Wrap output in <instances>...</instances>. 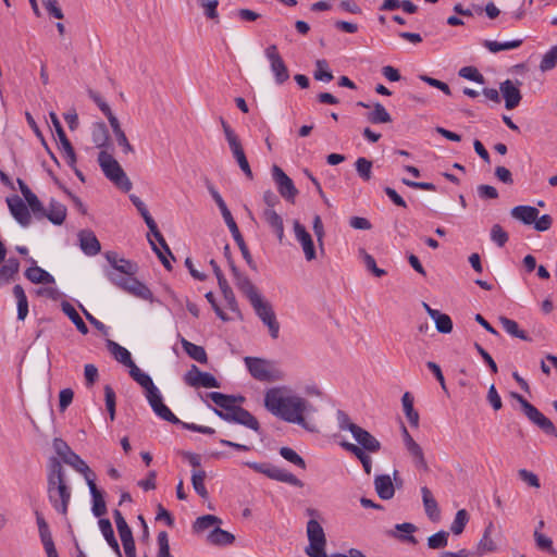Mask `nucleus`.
Returning a JSON list of instances; mask_svg holds the SVG:
<instances>
[{
	"instance_id": "4c0bfd02",
	"label": "nucleus",
	"mask_w": 557,
	"mask_h": 557,
	"mask_svg": "<svg viewBox=\"0 0 557 557\" xmlns=\"http://www.w3.org/2000/svg\"><path fill=\"white\" fill-rule=\"evenodd\" d=\"M263 219L276 234L278 240L282 242L284 237V224L282 216L273 209H265L263 211Z\"/></svg>"
},
{
	"instance_id": "393cba45",
	"label": "nucleus",
	"mask_w": 557,
	"mask_h": 557,
	"mask_svg": "<svg viewBox=\"0 0 557 557\" xmlns=\"http://www.w3.org/2000/svg\"><path fill=\"white\" fill-rule=\"evenodd\" d=\"M36 218H47L54 225H61L66 218V207L58 201L51 200L49 208H44V212H39Z\"/></svg>"
},
{
	"instance_id": "ea45409f",
	"label": "nucleus",
	"mask_w": 557,
	"mask_h": 557,
	"mask_svg": "<svg viewBox=\"0 0 557 557\" xmlns=\"http://www.w3.org/2000/svg\"><path fill=\"white\" fill-rule=\"evenodd\" d=\"M91 139L97 148H104L109 144V131L103 122H97L92 125Z\"/></svg>"
},
{
	"instance_id": "dca6fc26",
	"label": "nucleus",
	"mask_w": 557,
	"mask_h": 557,
	"mask_svg": "<svg viewBox=\"0 0 557 557\" xmlns=\"http://www.w3.org/2000/svg\"><path fill=\"white\" fill-rule=\"evenodd\" d=\"M184 382L191 387L219 388L220 382L209 372H202L197 366L191 364L184 375Z\"/></svg>"
},
{
	"instance_id": "423d86ee",
	"label": "nucleus",
	"mask_w": 557,
	"mask_h": 557,
	"mask_svg": "<svg viewBox=\"0 0 557 557\" xmlns=\"http://www.w3.org/2000/svg\"><path fill=\"white\" fill-rule=\"evenodd\" d=\"M98 163L106 177L116 187L123 191H129L132 189V182L112 154L108 153L106 150H101L98 154Z\"/></svg>"
},
{
	"instance_id": "de8ad7c7",
	"label": "nucleus",
	"mask_w": 557,
	"mask_h": 557,
	"mask_svg": "<svg viewBox=\"0 0 557 557\" xmlns=\"http://www.w3.org/2000/svg\"><path fill=\"white\" fill-rule=\"evenodd\" d=\"M13 295L17 301V319L23 321L28 314V300L21 285L13 287Z\"/></svg>"
},
{
	"instance_id": "c9c22d12",
	"label": "nucleus",
	"mask_w": 557,
	"mask_h": 557,
	"mask_svg": "<svg viewBox=\"0 0 557 557\" xmlns=\"http://www.w3.org/2000/svg\"><path fill=\"white\" fill-rule=\"evenodd\" d=\"M341 446L344 449H346L347 451L355 455L360 460V462L362 463L363 470L367 474L371 473V469H372L371 457L366 451H363L362 448H360L358 445H355L349 442H342Z\"/></svg>"
},
{
	"instance_id": "f704fd0d",
	"label": "nucleus",
	"mask_w": 557,
	"mask_h": 557,
	"mask_svg": "<svg viewBox=\"0 0 557 557\" xmlns=\"http://www.w3.org/2000/svg\"><path fill=\"white\" fill-rule=\"evenodd\" d=\"M131 377L138 383L145 391L146 395L156 391L158 387L154 385L152 379L147 373L143 372L136 363L129 368Z\"/></svg>"
},
{
	"instance_id": "473e14b6",
	"label": "nucleus",
	"mask_w": 557,
	"mask_h": 557,
	"mask_svg": "<svg viewBox=\"0 0 557 557\" xmlns=\"http://www.w3.org/2000/svg\"><path fill=\"white\" fill-rule=\"evenodd\" d=\"M421 494H422V502H423V506H424L426 516L432 521L438 520L440 519V508H438L436 499L432 495V492L430 491L429 487L422 486Z\"/></svg>"
},
{
	"instance_id": "a211bd4d",
	"label": "nucleus",
	"mask_w": 557,
	"mask_h": 557,
	"mask_svg": "<svg viewBox=\"0 0 557 557\" xmlns=\"http://www.w3.org/2000/svg\"><path fill=\"white\" fill-rule=\"evenodd\" d=\"M38 534L47 557H59L49 524L38 510L35 511Z\"/></svg>"
},
{
	"instance_id": "864d4df0",
	"label": "nucleus",
	"mask_w": 557,
	"mask_h": 557,
	"mask_svg": "<svg viewBox=\"0 0 557 557\" xmlns=\"http://www.w3.org/2000/svg\"><path fill=\"white\" fill-rule=\"evenodd\" d=\"M432 319L435 322V327L440 333L448 334L453 331V321L450 317L442 312H432Z\"/></svg>"
},
{
	"instance_id": "aec40b11",
	"label": "nucleus",
	"mask_w": 557,
	"mask_h": 557,
	"mask_svg": "<svg viewBox=\"0 0 557 557\" xmlns=\"http://www.w3.org/2000/svg\"><path fill=\"white\" fill-rule=\"evenodd\" d=\"M8 207L13 218L23 226H29L32 215L26 203L18 197L13 196L7 199Z\"/></svg>"
},
{
	"instance_id": "c756f323",
	"label": "nucleus",
	"mask_w": 557,
	"mask_h": 557,
	"mask_svg": "<svg viewBox=\"0 0 557 557\" xmlns=\"http://www.w3.org/2000/svg\"><path fill=\"white\" fill-rule=\"evenodd\" d=\"M107 348L114 359L123 366L131 368L135 362L132 359L131 352L116 342L112 339L107 341Z\"/></svg>"
},
{
	"instance_id": "0e129e2a",
	"label": "nucleus",
	"mask_w": 557,
	"mask_h": 557,
	"mask_svg": "<svg viewBox=\"0 0 557 557\" xmlns=\"http://www.w3.org/2000/svg\"><path fill=\"white\" fill-rule=\"evenodd\" d=\"M280 455L287 461L294 463L295 466H298L301 469H306V462L304 458L298 455L294 449L290 447H281Z\"/></svg>"
},
{
	"instance_id": "603ef678",
	"label": "nucleus",
	"mask_w": 557,
	"mask_h": 557,
	"mask_svg": "<svg viewBox=\"0 0 557 557\" xmlns=\"http://www.w3.org/2000/svg\"><path fill=\"white\" fill-rule=\"evenodd\" d=\"M406 449L409 453V455L411 456L416 468L422 469L423 471L429 470V466L424 458L423 450L418 443H414V444L406 447Z\"/></svg>"
},
{
	"instance_id": "4be33fe9",
	"label": "nucleus",
	"mask_w": 557,
	"mask_h": 557,
	"mask_svg": "<svg viewBox=\"0 0 557 557\" xmlns=\"http://www.w3.org/2000/svg\"><path fill=\"white\" fill-rule=\"evenodd\" d=\"M294 231L297 240L300 243L305 257L308 261L315 259V249L311 235L298 221L294 222Z\"/></svg>"
},
{
	"instance_id": "bb28decb",
	"label": "nucleus",
	"mask_w": 557,
	"mask_h": 557,
	"mask_svg": "<svg viewBox=\"0 0 557 557\" xmlns=\"http://www.w3.org/2000/svg\"><path fill=\"white\" fill-rule=\"evenodd\" d=\"M86 482L92 496V513L101 519L107 513V505L102 492L95 484V476H87Z\"/></svg>"
},
{
	"instance_id": "49530a36",
	"label": "nucleus",
	"mask_w": 557,
	"mask_h": 557,
	"mask_svg": "<svg viewBox=\"0 0 557 557\" xmlns=\"http://www.w3.org/2000/svg\"><path fill=\"white\" fill-rule=\"evenodd\" d=\"M499 322L504 330L512 337H517L525 342L531 341L528 334L524 331L520 330L519 324L515 320H511L507 317H499Z\"/></svg>"
},
{
	"instance_id": "ddd939ff",
	"label": "nucleus",
	"mask_w": 557,
	"mask_h": 557,
	"mask_svg": "<svg viewBox=\"0 0 557 557\" xmlns=\"http://www.w3.org/2000/svg\"><path fill=\"white\" fill-rule=\"evenodd\" d=\"M511 395L518 400L524 414L532 423L537 425L545 434L557 438V429L547 417H545L535 406L529 403L523 396L517 393H512Z\"/></svg>"
},
{
	"instance_id": "6ab92c4d",
	"label": "nucleus",
	"mask_w": 557,
	"mask_h": 557,
	"mask_svg": "<svg viewBox=\"0 0 557 557\" xmlns=\"http://www.w3.org/2000/svg\"><path fill=\"white\" fill-rule=\"evenodd\" d=\"M146 398L153 410V412L161 419L173 424L182 423V421L171 411V409L163 403L159 388L146 395Z\"/></svg>"
},
{
	"instance_id": "9d476101",
	"label": "nucleus",
	"mask_w": 557,
	"mask_h": 557,
	"mask_svg": "<svg viewBox=\"0 0 557 557\" xmlns=\"http://www.w3.org/2000/svg\"><path fill=\"white\" fill-rule=\"evenodd\" d=\"M221 124L234 159L247 178L252 180L253 174L238 136L223 117H221Z\"/></svg>"
},
{
	"instance_id": "e2e57ef3",
	"label": "nucleus",
	"mask_w": 557,
	"mask_h": 557,
	"mask_svg": "<svg viewBox=\"0 0 557 557\" xmlns=\"http://www.w3.org/2000/svg\"><path fill=\"white\" fill-rule=\"evenodd\" d=\"M315 71H314V79L321 81V82H331L333 79V74L329 70V63L326 60H318L315 62Z\"/></svg>"
},
{
	"instance_id": "6e6d98bb",
	"label": "nucleus",
	"mask_w": 557,
	"mask_h": 557,
	"mask_svg": "<svg viewBox=\"0 0 557 557\" xmlns=\"http://www.w3.org/2000/svg\"><path fill=\"white\" fill-rule=\"evenodd\" d=\"M199 5L208 20H212L216 24L220 22L218 12L219 0H199Z\"/></svg>"
},
{
	"instance_id": "f03ea898",
	"label": "nucleus",
	"mask_w": 557,
	"mask_h": 557,
	"mask_svg": "<svg viewBox=\"0 0 557 557\" xmlns=\"http://www.w3.org/2000/svg\"><path fill=\"white\" fill-rule=\"evenodd\" d=\"M47 494L53 509L66 516L72 498V490L66 482L65 471L57 457H50L47 463Z\"/></svg>"
},
{
	"instance_id": "7c9ffc66",
	"label": "nucleus",
	"mask_w": 557,
	"mask_h": 557,
	"mask_svg": "<svg viewBox=\"0 0 557 557\" xmlns=\"http://www.w3.org/2000/svg\"><path fill=\"white\" fill-rule=\"evenodd\" d=\"M539 213V210L532 206H517L513 207L510 211V214L513 219L527 225L533 224Z\"/></svg>"
},
{
	"instance_id": "20e7f679",
	"label": "nucleus",
	"mask_w": 557,
	"mask_h": 557,
	"mask_svg": "<svg viewBox=\"0 0 557 557\" xmlns=\"http://www.w3.org/2000/svg\"><path fill=\"white\" fill-rule=\"evenodd\" d=\"M240 292L249 300L257 317L268 326L270 336L276 339L280 334V323L271 304L262 298L253 283L246 282V287Z\"/></svg>"
},
{
	"instance_id": "680f3d73",
	"label": "nucleus",
	"mask_w": 557,
	"mask_h": 557,
	"mask_svg": "<svg viewBox=\"0 0 557 557\" xmlns=\"http://www.w3.org/2000/svg\"><path fill=\"white\" fill-rule=\"evenodd\" d=\"M557 66V45L552 47L542 58L540 70L547 72Z\"/></svg>"
},
{
	"instance_id": "5701e85b",
	"label": "nucleus",
	"mask_w": 557,
	"mask_h": 557,
	"mask_svg": "<svg viewBox=\"0 0 557 557\" xmlns=\"http://www.w3.org/2000/svg\"><path fill=\"white\" fill-rule=\"evenodd\" d=\"M352 436L363 451L377 453L381 449V443L379 440L361 426L355 428Z\"/></svg>"
},
{
	"instance_id": "a19ab883",
	"label": "nucleus",
	"mask_w": 557,
	"mask_h": 557,
	"mask_svg": "<svg viewBox=\"0 0 557 557\" xmlns=\"http://www.w3.org/2000/svg\"><path fill=\"white\" fill-rule=\"evenodd\" d=\"M208 541L216 546H226L234 543L235 536L228 531L216 527L209 533Z\"/></svg>"
},
{
	"instance_id": "13d9d810",
	"label": "nucleus",
	"mask_w": 557,
	"mask_h": 557,
	"mask_svg": "<svg viewBox=\"0 0 557 557\" xmlns=\"http://www.w3.org/2000/svg\"><path fill=\"white\" fill-rule=\"evenodd\" d=\"M355 166L360 178H362L364 182L371 180L372 161L368 160L367 158L360 157L356 160Z\"/></svg>"
},
{
	"instance_id": "58836bf2",
	"label": "nucleus",
	"mask_w": 557,
	"mask_h": 557,
	"mask_svg": "<svg viewBox=\"0 0 557 557\" xmlns=\"http://www.w3.org/2000/svg\"><path fill=\"white\" fill-rule=\"evenodd\" d=\"M61 309L65 315L73 322L76 329L83 334L86 335L88 333V327L86 323L83 321L78 312L69 301H62Z\"/></svg>"
},
{
	"instance_id": "3c124183",
	"label": "nucleus",
	"mask_w": 557,
	"mask_h": 557,
	"mask_svg": "<svg viewBox=\"0 0 557 557\" xmlns=\"http://www.w3.org/2000/svg\"><path fill=\"white\" fill-rule=\"evenodd\" d=\"M207 478V473L205 470H194L191 474V484L195 492L201 498H208L209 494L207 487L205 485V480Z\"/></svg>"
},
{
	"instance_id": "69168bd1",
	"label": "nucleus",
	"mask_w": 557,
	"mask_h": 557,
	"mask_svg": "<svg viewBox=\"0 0 557 557\" xmlns=\"http://www.w3.org/2000/svg\"><path fill=\"white\" fill-rule=\"evenodd\" d=\"M491 239L498 247H504L508 242L509 236L508 233L499 224H494L491 228Z\"/></svg>"
},
{
	"instance_id": "4d7b16f0",
	"label": "nucleus",
	"mask_w": 557,
	"mask_h": 557,
	"mask_svg": "<svg viewBox=\"0 0 557 557\" xmlns=\"http://www.w3.org/2000/svg\"><path fill=\"white\" fill-rule=\"evenodd\" d=\"M468 522H469L468 511L466 509H460L456 512L455 519L450 525V531L455 535H459L463 532Z\"/></svg>"
},
{
	"instance_id": "7ed1b4c3",
	"label": "nucleus",
	"mask_w": 557,
	"mask_h": 557,
	"mask_svg": "<svg viewBox=\"0 0 557 557\" xmlns=\"http://www.w3.org/2000/svg\"><path fill=\"white\" fill-rule=\"evenodd\" d=\"M218 408H212L214 413L226 422L244 425L256 432L260 431V423L255 416L239 405H234V396L220 392L207 394Z\"/></svg>"
},
{
	"instance_id": "1a4fd4ad",
	"label": "nucleus",
	"mask_w": 557,
	"mask_h": 557,
	"mask_svg": "<svg viewBox=\"0 0 557 557\" xmlns=\"http://www.w3.org/2000/svg\"><path fill=\"white\" fill-rule=\"evenodd\" d=\"M53 449L59 456L58 459L61 462L63 461L77 472L82 473L85 476V480H87V476H95L87 463L76 453H74L62 438L57 437L53 440Z\"/></svg>"
},
{
	"instance_id": "338daca9",
	"label": "nucleus",
	"mask_w": 557,
	"mask_h": 557,
	"mask_svg": "<svg viewBox=\"0 0 557 557\" xmlns=\"http://www.w3.org/2000/svg\"><path fill=\"white\" fill-rule=\"evenodd\" d=\"M158 554L157 557H173L170 553L169 535L165 531H161L157 536Z\"/></svg>"
},
{
	"instance_id": "b1692460",
	"label": "nucleus",
	"mask_w": 557,
	"mask_h": 557,
	"mask_svg": "<svg viewBox=\"0 0 557 557\" xmlns=\"http://www.w3.org/2000/svg\"><path fill=\"white\" fill-rule=\"evenodd\" d=\"M79 247L87 256H96L101 250V245L95 233L90 230H83L78 233Z\"/></svg>"
},
{
	"instance_id": "2eb2a0df",
	"label": "nucleus",
	"mask_w": 557,
	"mask_h": 557,
	"mask_svg": "<svg viewBox=\"0 0 557 557\" xmlns=\"http://www.w3.org/2000/svg\"><path fill=\"white\" fill-rule=\"evenodd\" d=\"M264 53L270 62V67L274 75L275 83L277 85H282L287 82L289 78V72L283 58L278 53L276 45H270L265 49Z\"/></svg>"
},
{
	"instance_id": "e433bc0d",
	"label": "nucleus",
	"mask_w": 557,
	"mask_h": 557,
	"mask_svg": "<svg viewBox=\"0 0 557 557\" xmlns=\"http://www.w3.org/2000/svg\"><path fill=\"white\" fill-rule=\"evenodd\" d=\"M25 276L27 280H29L32 283L35 284H53L54 277L47 272L46 270L41 269L38 265L29 267L25 271Z\"/></svg>"
},
{
	"instance_id": "6e6552de",
	"label": "nucleus",
	"mask_w": 557,
	"mask_h": 557,
	"mask_svg": "<svg viewBox=\"0 0 557 557\" xmlns=\"http://www.w3.org/2000/svg\"><path fill=\"white\" fill-rule=\"evenodd\" d=\"M244 362L250 375L260 382H274L282 379L281 371L274 362L258 357H245Z\"/></svg>"
},
{
	"instance_id": "412c9836",
	"label": "nucleus",
	"mask_w": 557,
	"mask_h": 557,
	"mask_svg": "<svg viewBox=\"0 0 557 557\" xmlns=\"http://www.w3.org/2000/svg\"><path fill=\"white\" fill-rule=\"evenodd\" d=\"M499 91L503 95L505 100V108L507 110H512L519 106L522 99V95L520 89L512 81L506 79L505 82L500 83Z\"/></svg>"
},
{
	"instance_id": "0eeeda50",
	"label": "nucleus",
	"mask_w": 557,
	"mask_h": 557,
	"mask_svg": "<svg viewBox=\"0 0 557 557\" xmlns=\"http://www.w3.org/2000/svg\"><path fill=\"white\" fill-rule=\"evenodd\" d=\"M104 274L112 284L132 295L140 297L145 300L151 298L152 296L150 289L134 276L136 273L104 270Z\"/></svg>"
},
{
	"instance_id": "72a5a7b5",
	"label": "nucleus",
	"mask_w": 557,
	"mask_h": 557,
	"mask_svg": "<svg viewBox=\"0 0 557 557\" xmlns=\"http://www.w3.org/2000/svg\"><path fill=\"white\" fill-rule=\"evenodd\" d=\"M17 184L30 210L33 211L35 216H38L39 212H44L42 203L22 178H17Z\"/></svg>"
},
{
	"instance_id": "774afa93",
	"label": "nucleus",
	"mask_w": 557,
	"mask_h": 557,
	"mask_svg": "<svg viewBox=\"0 0 557 557\" xmlns=\"http://www.w3.org/2000/svg\"><path fill=\"white\" fill-rule=\"evenodd\" d=\"M459 76L475 82L478 84H484V76L473 66H463L459 71Z\"/></svg>"
},
{
	"instance_id": "39448f33",
	"label": "nucleus",
	"mask_w": 557,
	"mask_h": 557,
	"mask_svg": "<svg viewBox=\"0 0 557 557\" xmlns=\"http://www.w3.org/2000/svg\"><path fill=\"white\" fill-rule=\"evenodd\" d=\"M208 190H209L211 197L213 198L214 202L219 207L221 214L224 219V222L227 225V227L230 228V232L232 233L233 238L236 242V244L242 252L243 258L245 259V261L247 262L249 268L251 270L256 271L257 264L253 261V259L250 255V251L243 238V235L240 234L239 228H238L231 211L228 210L225 201L223 200V198L221 197L219 191L212 185L208 186Z\"/></svg>"
},
{
	"instance_id": "c03bdc74",
	"label": "nucleus",
	"mask_w": 557,
	"mask_h": 557,
	"mask_svg": "<svg viewBox=\"0 0 557 557\" xmlns=\"http://www.w3.org/2000/svg\"><path fill=\"white\" fill-rule=\"evenodd\" d=\"M20 270V262L16 258H9L7 262L0 268V283L8 284L14 278V275Z\"/></svg>"
},
{
	"instance_id": "37998d69",
	"label": "nucleus",
	"mask_w": 557,
	"mask_h": 557,
	"mask_svg": "<svg viewBox=\"0 0 557 557\" xmlns=\"http://www.w3.org/2000/svg\"><path fill=\"white\" fill-rule=\"evenodd\" d=\"M404 412L413 428L419 426V413L413 408V397L409 392H406L401 398Z\"/></svg>"
},
{
	"instance_id": "a18cd8bd",
	"label": "nucleus",
	"mask_w": 557,
	"mask_h": 557,
	"mask_svg": "<svg viewBox=\"0 0 557 557\" xmlns=\"http://www.w3.org/2000/svg\"><path fill=\"white\" fill-rule=\"evenodd\" d=\"M493 524L492 522L485 528L482 539L479 541L476 550L474 553L480 554L482 557L485 553L494 552L496 549V544L491 537Z\"/></svg>"
},
{
	"instance_id": "4468645a",
	"label": "nucleus",
	"mask_w": 557,
	"mask_h": 557,
	"mask_svg": "<svg viewBox=\"0 0 557 557\" xmlns=\"http://www.w3.org/2000/svg\"><path fill=\"white\" fill-rule=\"evenodd\" d=\"M511 395L518 400L524 414L532 423L537 425L545 434L557 438V429L547 417H545L535 406L529 403L523 396L517 393H512Z\"/></svg>"
},
{
	"instance_id": "a878e982",
	"label": "nucleus",
	"mask_w": 557,
	"mask_h": 557,
	"mask_svg": "<svg viewBox=\"0 0 557 557\" xmlns=\"http://www.w3.org/2000/svg\"><path fill=\"white\" fill-rule=\"evenodd\" d=\"M107 261L110 263V267L106 270H114L116 272H125V273H136L137 264L126 260L124 258H120L115 251H107L104 253Z\"/></svg>"
},
{
	"instance_id": "cd10ccee",
	"label": "nucleus",
	"mask_w": 557,
	"mask_h": 557,
	"mask_svg": "<svg viewBox=\"0 0 557 557\" xmlns=\"http://www.w3.org/2000/svg\"><path fill=\"white\" fill-rule=\"evenodd\" d=\"M374 487L379 497L388 500L394 497L395 487L388 474H379L374 479Z\"/></svg>"
},
{
	"instance_id": "052dcab7",
	"label": "nucleus",
	"mask_w": 557,
	"mask_h": 557,
	"mask_svg": "<svg viewBox=\"0 0 557 557\" xmlns=\"http://www.w3.org/2000/svg\"><path fill=\"white\" fill-rule=\"evenodd\" d=\"M359 253L362 257L364 265H366L368 271L373 273V275H375L376 277H382V276L386 275V271L385 270H383L381 268H377L375 259L373 258V256L368 253L364 249H360Z\"/></svg>"
},
{
	"instance_id": "09e8293b",
	"label": "nucleus",
	"mask_w": 557,
	"mask_h": 557,
	"mask_svg": "<svg viewBox=\"0 0 557 557\" xmlns=\"http://www.w3.org/2000/svg\"><path fill=\"white\" fill-rule=\"evenodd\" d=\"M522 42H523L522 39H515V40L505 41V42H498L495 40H485L483 45L492 53H497V52L504 51V50L517 49L522 45Z\"/></svg>"
},
{
	"instance_id": "f3484780",
	"label": "nucleus",
	"mask_w": 557,
	"mask_h": 557,
	"mask_svg": "<svg viewBox=\"0 0 557 557\" xmlns=\"http://www.w3.org/2000/svg\"><path fill=\"white\" fill-rule=\"evenodd\" d=\"M272 176L277 186L280 195L287 201L294 202L298 190L295 187L292 178L287 176L278 165H273Z\"/></svg>"
},
{
	"instance_id": "8fccbe9b",
	"label": "nucleus",
	"mask_w": 557,
	"mask_h": 557,
	"mask_svg": "<svg viewBox=\"0 0 557 557\" xmlns=\"http://www.w3.org/2000/svg\"><path fill=\"white\" fill-rule=\"evenodd\" d=\"M367 120L372 124L389 123L392 121L391 114L386 111L383 104L376 102L373 111L368 113Z\"/></svg>"
},
{
	"instance_id": "c85d7f7f",
	"label": "nucleus",
	"mask_w": 557,
	"mask_h": 557,
	"mask_svg": "<svg viewBox=\"0 0 557 557\" xmlns=\"http://www.w3.org/2000/svg\"><path fill=\"white\" fill-rule=\"evenodd\" d=\"M98 524H99V529H100L104 540L107 541L108 545L112 548L114 554L117 557H123L119 542L115 539L114 530H113L111 521L107 518H101V519H99Z\"/></svg>"
},
{
	"instance_id": "5fc2aeb1",
	"label": "nucleus",
	"mask_w": 557,
	"mask_h": 557,
	"mask_svg": "<svg viewBox=\"0 0 557 557\" xmlns=\"http://www.w3.org/2000/svg\"><path fill=\"white\" fill-rule=\"evenodd\" d=\"M220 523H222V520L219 517L213 515H205L196 519L193 524V529L195 532L199 533Z\"/></svg>"
},
{
	"instance_id": "2f4dec72",
	"label": "nucleus",
	"mask_w": 557,
	"mask_h": 557,
	"mask_svg": "<svg viewBox=\"0 0 557 557\" xmlns=\"http://www.w3.org/2000/svg\"><path fill=\"white\" fill-rule=\"evenodd\" d=\"M223 253H224V257L226 258L227 263L230 265V269H231V271L233 273L236 287L240 290V289L246 287V282L247 283H252L250 281V278L246 274L242 273L238 270V268L235 265V262H234V260L232 258L231 247H230L228 244H226L224 246Z\"/></svg>"
},
{
	"instance_id": "bf43d9fd",
	"label": "nucleus",
	"mask_w": 557,
	"mask_h": 557,
	"mask_svg": "<svg viewBox=\"0 0 557 557\" xmlns=\"http://www.w3.org/2000/svg\"><path fill=\"white\" fill-rule=\"evenodd\" d=\"M449 533L446 531H438L437 533L428 537V546L431 549H442L448 545Z\"/></svg>"
},
{
	"instance_id": "79ce46f5",
	"label": "nucleus",
	"mask_w": 557,
	"mask_h": 557,
	"mask_svg": "<svg viewBox=\"0 0 557 557\" xmlns=\"http://www.w3.org/2000/svg\"><path fill=\"white\" fill-rule=\"evenodd\" d=\"M182 346L185 350V352L194 360L198 361L199 363H207L208 362V356L202 346L196 345L194 343H190L189 341L182 338L181 341Z\"/></svg>"
},
{
	"instance_id": "f257e3e1",
	"label": "nucleus",
	"mask_w": 557,
	"mask_h": 557,
	"mask_svg": "<svg viewBox=\"0 0 557 557\" xmlns=\"http://www.w3.org/2000/svg\"><path fill=\"white\" fill-rule=\"evenodd\" d=\"M265 408L280 419L296 423L312 431L305 419V413L314 412L315 408L305 398L293 395L283 396L277 388L269 389L264 396Z\"/></svg>"
},
{
	"instance_id": "f8f14e48",
	"label": "nucleus",
	"mask_w": 557,
	"mask_h": 557,
	"mask_svg": "<svg viewBox=\"0 0 557 557\" xmlns=\"http://www.w3.org/2000/svg\"><path fill=\"white\" fill-rule=\"evenodd\" d=\"M247 467L258 473H262L272 480L288 483L293 486L302 487L304 483L293 473L271 462H246Z\"/></svg>"
},
{
	"instance_id": "9b49d317",
	"label": "nucleus",
	"mask_w": 557,
	"mask_h": 557,
	"mask_svg": "<svg viewBox=\"0 0 557 557\" xmlns=\"http://www.w3.org/2000/svg\"><path fill=\"white\" fill-rule=\"evenodd\" d=\"M307 536L309 540V545L306 547L305 552L309 557H329L325 553V533L318 520L310 519L308 521Z\"/></svg>"
}]
</instances>
